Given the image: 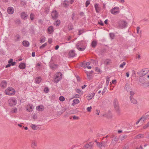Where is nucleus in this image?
<instances>
[{"label":"nucleus","mask_w":149,"mask_h":149,"mask_svg":"<svg viewBox=\"0 0 149 149\" xmlns=\"http://www.w3.org/2000/svg\"><path fill=\"white\" fill-rule=\"evenodd\" d=\"M139 82L141 84V85L145 88H147L149 86L148 85L147 79L145 77H140L139 78Z\"/></svg>","instance_id":"obj_1"},{"label":"nucleus","mask_w":149,"mask_h":149,"mask_svg":"<svg viewBox=\"0 0 149 149\" xmlns=\"http://www.w3.org/2000/svg\"><path fill=\"white\" fill-rule=\"evenodd\" d=\"M76 47L79 50L83 51L86 48L85 42L82 41L78 42L76 45Z\"/></svg>","instance_id":"obj_2"},{"label":"nucleus","mask_w":149,"mask_h":149,"mask_svg":"<svg viewBox=\"0 0 149 149\" xmlns=\"http://www.w3.org/2000/svg\"><path fill=\"white\" fill-rule=\"evenodd\" d=\"M15 90L12 87L8 88L5 91V94L7 95H14L15 94Z\"/></svg>","instance_id":"obj_3"},{"label":"nucleus","mask_w":149,"mask_h":149,"mask_svg":"<svg viewBox=\"0 0 149 149\" xmlns=\"http://www.w3.org/2000/svg\"><path fill=\"white\" fill-rule=\"evenodd\" d=\"M149 72V70L147 68L143 69L142 70L139 71L137 74L140 77H143L144 76L147 74Z\"/></svg>","instance_id":"obj_4"},{"label":"nucleus","mask_w":149,"mask_h":149,"mask_svg":"<svg viewBox=\"0 0 149 149\" xmlns=\"http://www.w3.org/2000/svg\"><path fill=\"white\" fill-rule=\"evenodd\" d=\"M62 77V74L61 72H59L56 74V77L54 79V82L57 83L61 79Z\"/></svg>","instance_id":"obj_5"},{"label":"nucleus","mask_w":149,"mask_h":149,"mask_svg":"<svg viewBox=\"0 0 149 149\" xmlns=\"http://www.w3.org/2000/svg\"><path fill=\"white\" fill-rule=\"evenodd\" d=\"M118 25L120 28L123 29L127 26V23L125 21H120L119 22Z\"/></svg>","instance_id":"obj_6"},{"label":"nucleus","mask_w":149,"mask_h":149,"mask_svg":"<svg viewBox=\"0 0 149 149\" xmlns=\"http://www.w3.org/2000/svg\"><path fill=\"white\" fill-rule=\"evenodd\" d=\"M8 102L10 106H14L16 105L17 103V101L14 98L10 99L8 100Z\"/></svg>","instance_id":"obj_7"},{"label":"nucleus","mask_w":149,"mask_h":149,"mask_svg":"<svg viewBox=\"0 0 149 149\" xmlns=\"http://www.w3.org/2000/svg\"><path fill=\"white\" fill-rule=\"evenodd\" d=\"M110 12L112 14L115 15L116 13L119 12V8L117 7H115L111 10Z\"/></svg>","instance_id":"obj_8"},{"label":"nucleus","mask_w":149,"mask_h":149,"mask_svg":"<svg viewBox=\"0 0 149 149\" xmlns=\"http://www.w3.org/2000/svg\"><path fill=\"white\" fill-rule=\"evenodd\" d=\"M51 16L53 19H56L58 16V13L56 10H54L52 13Z\"/></svg>","instance_id":"obj_9"},{"label":"nucleus","mask_w":149,"mask_h":149,"mask_svg":"<svg viewBox=\"0 0 149 149\" xmlns=\"http://www.w3.org/2000/svg\"><path fill=\"white\" fill-rule=\"evenodd\" d=\"M97 146L100 148L105 147L107 146V142L106 141H102V142H97Z\"/></svg>","instance_id":"obj_10"},{"label":"nucleus","mask_w":149,"mask_h":149,"mask_svg":"<svg viewBox=\"0 0 149 149\" xmlns=\"http://www.w3.org/2000/svg\"><path fill=\"white\" fill-rule=\"evenodd\" d=\"M7 11L9 14H12L14 12V8L12 7H9L7 8Z\"/></svg>","instance_id":"obj_11"},{"label":"nucleus","mask_w":149,"mask_h":149,"mask_svg":"<svg viewBox=\"0 0 149 149\" xmlns=\"http://www.w3.org/2000/svg\"><path fill=\"white\" fill-rule=\"evenodd\" d=\"M69 2L67 0H65L62 3V5L65 8H67L69 6Z\"/></svg>","instance_id":"obj_12"},{"label":"nucleus","mask_w":149,"mask_h":149,"mask_svg":"<svg viewBox=\"0 0 149 149\" xmlns=\"http://www.w3.org/2000/svg\"><path fill=\"white\" fill-rule=\"evenodd\" d=\"M95 94V93H91L87 96L86 98L88 100H90L94 97Z\"/></svg>","instance_id":"obj_13"},{"label":"nucleus","mask_w":149,"mask_h":149,"mask_svg":"<svg viewBox=\"0 0 149 149\" xmlns=\"http://www.w3.org/2000/svg\"><path fill=\"white\" fill-rule=\"evenodd\" d=\"M47 31L49 34H51L54 31L53 27L52 26H49L47 29Z\"/></svg>","instance_id":"obj_14"},{"label":"nucleus","mask_w":149,"mask_h":149,"mask_svg":"<svg viewBox=\"0 0 149 149\" xmlns=\"http://www.w3.org/2000/svg\"><path fill=\"white\" fill-rule=\"evenodd\" d=\"M7 83L6 81H2L0 84L1 87L3 88H6V86Z\"/></svg>","instance_id":"obj_15"},{"label":"nucleus","mask_w":149,"mask_h":149,"mask_svg":"<svg viewBox=\"0 0 149 149\" xmlns=\"http://www.w3.org/2000/svg\"><path fill=\"white\" fill-rule=\"evenodd\" d=\"M27 14L25 12H22L21 14V17L23 19H24L28 17Z\"/></svg>","instance_id":"obj_16"},{"label":"nucleus","mask_w":149,"mask_h":149,"mask_svg":"<svg viewBox=\"0 0 149 149\" xmlns=\"http://www.w3.org/2000/svg\"><path fill=\"white\" fill-rule=\"evenodd\" d=\"M94 7L96 12L99 13L100 10V8L98 4L97 3H95L94 4Z\"/></svg>","instance_id":"obj_17"},{"label":"nucleus","mask_w":149,"mask_h":149,"mask_svg":"<svg viewBox=\"0 0 149 149\" xmlns=\"http://www.w3.org/2000/svg\"><path fill=\"white\" fill-rule=\"evenodd\" d=\"M130 99L131 101V102L133 104H136L137 103V101L136 100L133 98V97H130Z\"/></svg>","instance_id":"obj_18"},{"label":"nucleus","mask_w":149,"mask_h":149,"mask_svg":"<svg viewBox=\"0 0 149 149\" xmlns=\"http://www.w3.org/2000/svg\"><path fill=\"white\" fill-rule=\"evenodd\" d=\"M28 107H29V108L27 109V111L29 112H31L33 110V107L32 104H29V106Z\"/></svg>","instance_id":"obj_19"},{"label":"nucleus","mask_w":149,"mask_h":149,"mask_svg":"<svg viewBox=\"0 0 149 149\" xmlns=\"http://www.w3.org/2000/svg\"><path fill=\"white\" fill-rule=\"evenodd\" d=\"M23 45L25 47H28L29 45V42L26 40H24L22 42Z\"/></svg>","instance_id":"obj_20"},{"label":"nucleus","mask_w":149,"mask_h":149,"mask_svg":"<svg viewBox=\"0 0 149 149\" xmlns=\"http://www.w3.org/2000/svg\"><path fill=\"white\" fill-rule=\"evenodd\" d=\"M69 56L71 57H74L75 55L74 51L73 50H71L69 52Z\"/></svg>","instance_id":"obj_21"},{"label":"nucleus","mask_w":149,"mask_h":149,"mask_svg":"<svg viewBox=\"0 0 149 149\" xmlns=\"http://www.w3.org/2000/svg\"><path fill=\"white\" fill-rule=\"evenodd\" d=\"M118 141L117 139L115 137L111 141V144L113 146L115 145Z\"/></svg>","instance_id":"obj_22"},{"label":"nucleus","mask_w":149,"mask_h":149,"mask_svg":"<svg viewBox=\"0 0 149 149\" xmlns=\"http://www.w3.org/2000/svg\"><path fill=\"white\" fill-rule=\"evenodd\" d=\"M114 107L118 106V100L116 99H115L113 102Z\"/></svg>","instance_id":"obj_23"},{"label":"nucleus","mask_w":149,"mask_h":149,"mask_svg":"<svg viewBox=\"0 0 149 149\" xmlns=\"http://www.w3.org/2000/svg\"><path fill=\"white\" fill-rule=\"evenodd\" d=\"M79 102V101L78 99H74L73 100V103L72 104V105H74L75 104H78Z\"/></svg>","instance_id":"obj_24"},{"label":"nucleus","mask_w":149,"mask_h":149,"mask_svg":"<svg viewBox=\"0 0 149 149\" xmlns=\"http://www.w3.org/2000/svg\"><path fill=\"white\" fill-rule=\"evenodd\" d=\"M25 66L26 65L24 63H21L20 64L19 67L21 69H23L25 68Z\"/></svg>","instance_id":"obj_25"},{"label":"nucleus","mask_w":149,"mask_h":149,"mask_svg":"<svg viewBox=\"0 0 149 149\" xmlns=\"http://www.w3.org/2000/svg\"><path fill=\"white\" fill-rule=\"evenodd\" d=\"M125 89L128 91H130V85L128 84H126L125 87Z\"/></svg>","instance_id":"obj_26"},{"label":"nucleus","mask_w":149,"mask_h":149,"mask_svg":"<svg viewBox=\"0 0 149 149\" xmlns=\"http://www.w3.org/2000/svg\"><path fill=\"white\" fill-rule=\"evenodd\" d=\"M92 146V143L91 142H89V143L86 145L84 147L86 148H91Z\"/></svg>","instance_id":"obj_27"},{"label":"nucleus","mask_w":149,"mask_h":149,"mask_svg":"<svg viewBox=\"0 0 149 149\" xmlns=\"http://www.w3.org/2000/svg\"><path fill=\"white\" fill-rule=\"evenodd\" d=\"M17 112V109L16 107H14L11 109L10 112L16 113Z\"/></svg>","instance_id":"obj_28"},{"label":"nucleus","mask_w":149,"mask_h":149,"mask_svg":"<svg viewBox=\"0 0 149 149\" xmlns=\"http://www.w3.org/2000/svg\"><path fill=\"white\" fill-rule=\"evenodd\" d=\"M36 109L39 111H42L44 109L42 105H40L37 107Z\"/></svg>","instance_id":"obj_29"},{"label":"nucleus","mask_w":149,"mask_h":149,"mask_svg":"<svg viewBox=\"0 0 149 149\" xmlns=\"http://www.w3.org/2000/svg\"><path fill=\"white\" fill-rule=\"evenodd\" d=\"M97 43V42L95 40H93L91 43V46L92 47L95 48L96 46Z\"/></svg>","instance_id":"obj_30"},{"label":"nucleus","mask_w":149,"mask_h":149,"mask_svg":"<svg viewBox=\"0 0 149 149\" xmlns=\"http://www.w3.org/2000/svg\"><path fill=\"white\" fill-rule=\"evenodd\" d=\"M61 23L60 20H58L56 21L54 23V24L56 26H58Z\"/></svg>","instance_id":"obj_31"},{"label":"nucleus","mask_w":149,"mask_h":149,"mask_svg":"<svg viewBox=\"0 0 149 149\" xmlns=\"http://www.w3.org/2000/svg\"><path fill=\"white\" fill-rule=\"evenodd\" d=\"M41 80V78L40 77H39L36 79L35 81L36 83L38 84L40 82Z\"/></svg>","instance_id":"obj_32"},{"label":"nucleus","mask_w":149,"mask_h":149,"mask_svg":"<svg viewBox=\"0 0 149 149\" xmlns=\"http://www.w3.org/2000/svg\"><path fill=\"white\" fill-rule=\"evenodd\" d=\"M31 127L34 130H37L38 129V127L35 125L31 124Z\"/></svg>","instance_id":"obj_33"},{"label":"nucleus","mask_w":149,"mask_h":149,"mask_svg":"<svg viewBox=\"0 0 149 149\" xmlns=\"http://www.w3.org/2000/svg\"><path fill=\"white\" fill-rule=\"evenodd\" d=\"M31 147L33 148H35L36 146V143L34 141H33L31 144Z\"/></svg>","instance_id":"obj_34"},{"label":"nucleus","mask_w":149,"mask_h":149,"mask_svg":"<svg viewBox=\"0 0 149 149\" xmlns=\"http://www.w3.org/2000/svg\"><path fill=\"white\" fill-rule=\"evenodd\" d=\"M114 108L117 112L118 113H120V108L119 106L115 107Z\"/></svg>","instance_id":"obj_35"},{"label":"nucleus","mask_w":149,"mask_h":149,"mask_svg":"<svg viewBox=\"0 0 149 149\" xmlns=\"http://www.w3.org/2000/svg\"><path fill=\"white\" fill-rule=\"evenodd\" d=\"M127 136L126 135H123L122 136H120V140L121 141L123 140H124L125 139H126L127 138Z\"/></svg>","instance_id":"obj_36"},{"label":"nucleus","mask_w":149,"mask_h":149,"mask_svg":"<svg viewBox=\"0 0 149 149\" xmlns=\"http://www.w3.org/2000/svg\"><path fill=\"white\" fill-rule=\"evenodd\" d=\"M140 27L139 26H138L136 28L137 33L139 34H141V30L140 31Z\"/></svg>","instance_id":"obj_37"},{"label":"nucleus","mask_w":149,"mask_h":149,"mask_svg":"<svg viewBox=\"0 0 149 149\" xmlns=\"http://www.w3.org/2000/svg\"><path fill=\"white\" fill-rule=\"evenodd\" d=\"M20 39V37L19 35H17L15 36V39L16 41H18Z\"/></svg>","instance_id":"obj_38"},{"label":"nucleus","mask_w":149,"mask_h":149,"mask_svg":"<svg viewBox=\"0 0 149 149\" xmlns=\"http://www.w3.org/2000/svg\"><path fill=\"white\" fill-rule=\"evenodd\" d=\"M110 63V61L108 59H107L104 61V64L106 65H108Z\"/></svg>","instance_id":"obj_39"},{"label":"nucleus","mask_w":149,"mask_h":149,"mask_svg":"<svg viewBox=\"0 0 149 149\" xmlns=\"http://www.w3.org/2000/svg\"><path fill=\"white\" fill-rule=\"evenodd\" d=\"M56 65L55 64H51L50 65V67L51 68L54 69L56 67Z\"/></svg>","instance_id":"obj_40"},{"label":"nucleus","mask_w":149,"mask_h":149,"mask_svg":"<svg viewBox=\"0 0 149 149\" xmlns=\"http://www.w3.org/2000/svg\"><path fill=\"white\" fill-rule=\"evenodd\" d=\"M77 93H78L80 94H82L83 93L79 89H77L76 91Z\"/></svg>","instance_id":"obj_41"},{"label":"nucleus","mask_w":149,"mask_h":149,"mask_svg":"<svg viewBox=\"0 0 149 149\" xmlns=\"http://www.w3.org/2000/svg\"><path fill=\"white\" fill-rule=\"evenodd\" d=\"M110 36L112 39H113L114 38L115 35L113 33H110Z\"/></svg>","instance_id":"obj_42"},{"label":"nucleus","mask_w":149,"mask_h":149,"mask_svg":"<svg viewBox=\"0 0 149 149\" xmlns=\"http://www.w3.org/2000/svg\"><path fill=\"white\" fill-rule=\"evenodd\" d=\"M125 64L126 63L125 62H123L122 63L120 64L119 66V67L120 68H122L125 65Z\"/></svg>","instance_id":"obj_43"},{"label":"nucleus","mask_w":149,"mask_h":149,"mask_svg":"<svg viewBox=\"0 0 149 149\" xmlns=\"http://www.w3.org/2000/svg\"><path fill=\"white\" fill-rule=\"evenodd\" d=\"M59 100L61 101H63L65 100V98L62 96H61L59 98Z\"/></svg>","instance_id":"obj_44"},{"label":"nucleus","mask_w":149,"mask_h":149,"mask_svg":"<svg viewBox=\"0 0 149 149\" xmlns=\"http://www.w3.org/2000/svg\"><path fill=\"white\" fill-rule=\"evenodd\" d=\"M144 135L143 134H141L139 135H138L136 136V138L139 139L140 138H142L143 137Z\"/></svg>","instance_id":"obj_45"},{"label":"nucleus","mask_w":149,"mask_h":149,"mask_svg":"<svg viewBox=\"0 0 149 149\" xmlns=\"http://www.w3.org/2000/svg\"><path fill=\"white\" fill-rule=\"evenodd\" d=\"M68 30L70 31V30L73 29V27L72 25H70L68 26Z\"/></svg>","instance_id":"obj_46"},{"label":"nucleus","mask_w":149,"mask_h":149,"mask_svg":"<svg viewBox=\"0 0 149 149\" xmlns=\"http://www.w3.org/2000/svg\"><path fill=\"white\" fill-rule=\"evenodd\" d=\"M110 80L109 78L108 77H107L106 79V84L107 85V86L109 84V81Z\"/></svg>","instance_id":"obj_47"},{"label":"nucleus","mask_w":149,"mask_h":149,"mask_svg":"<svg viewBox=\"0 0 149 149\" xmlns=\"http://www.w3.org/2000/svg\"><path fill=\"white\" fill-rule=\"evenodd\" d=\"M135 93L134 91H130V97H133V95H134Z\"/></svg>","instance_id":"obj_48"},{"label":"nucleus","mask_w":149,"mask_h":149,"mask_svg":"<svg viewBox=\"0 0 149 149\" xmlns=\"http://www.w3.org/2000/svg\"><path fill=\"white\" fill-rule=\"evenodd\" d=\"M34 15L32 14L31 13L30 15V18L31 20H33L34 19Z\"/></svg>","instance_id":"obj_49"},{"label":"nucleus","mask_w":149,"mask_h":149,"mask_svg":"<svg viewBox=\"0 0 149 149\" xmlns=\"http://www.w3.org/2000/svg\"><path fill=\"white\" fill-rule=\"evenodd\" d=\"M147 118L146 117L144 116H143L140 118V119L141 120H142L143 121H144Z\"/></svg>","instance_id":"obj_50"},{"label":"nucleus","mask_w":149,"mask_h":149,"mask_svg":"<svg viewBox=\"0 0 149 149\" xmlns=\"http://www.w3.org/2000/svg\"><path fill=\"white\" fill-rule=\"evenodd\" d=\"M149 127V122H148L146 125H145L143 127V128L144 129H146L147 127Z\"/></svg>","instance_id":"obj_51"},{"label":"nucleus","mask_w":149,"mask_h":149,"mask_svg":"<svg viewBox=\"0 0 149 149\" xmlns=\"http://www.w3.org/2000/svg\"><path fill=\"white\" fill-rule=\"evenodd\" d=\"M47 45L46 43H45L44 44L42 45L40 47V49H42L45 47Z\"/></svg>","instance_id":"obj_52"},{"label":"nucleus","mask_w":149,"mask_h":149,"mask_svg":"<svg viewBox=\"0 0 149 149\" xmlns=\"http://www.w3.org/2000/svg\"><path fill=\"white\" fill-rule=\"evenodd\" d=\"M15 22L16 24L17 25H19L21 23V21H20L19 19H17L15 20Z\"/></svg>","instance_id":"obj_53"},{"label":"nucleus","mask_w":149,"mask_h":149,"mask_svg":"<svg viewBox=\"0 0 149 149\" xmlns=\"http://www.w3.org/2000/svg\"><path fill=\"white\" fill-rule=\"evenodd\" d=\"M107 90V88H106V87H105L104 89H103V90L102 91V95H103L104 94L105 92H106Z\"/></svg>","instance_id":"obj_54"},{"label":"nucleus","mask_w":149,"mask_h":149,"mask_svg":"<svg viewBox=\"0 0 149 149\" xmlns=\"http://www.w3.org/2000/svg\"><path fill=\"white\" fill-rule=\"evenodd\" d=\"M45 41V38H44L40 40V42L41 43H42L44 42Z\"/></svg>","instance_id":"obj_55"},{"label":"nucleus","mask_w":149,"mask_h":149,"mask_svg":"<svg viewBox=\"0 0 149 149\" xmlns=\"http://www.w3.org/2000/svg\"><path fill=\"white\" fill-rule=\"evenodd\" d=\"M44 91L46 93H47L49 92V90L48 88H45L44 90Z\"/></svg>","instance_id":"obj_56"},{"label":"nucleus","mask_w":149,"mask_h":149,"mask_svg":"<svg viewBox=\"0 0 149 149\" xmlns=\"http://www.w3.org/2000/svg\"><path fill=\"white\" fill-rule=\"evenodd\" d=\"M90 2L89 1L87 0L86 1V6L87 7L90 4Z\"/></svg>","instance_id":"obj_57"},{"label":"nucleus","mask_w":149,"mask_h":149,"mask_svg":"<svg viewBox=\"0 0 149 149\" xmlns=\"http://www.w3.org/2000/svg\"><path fill=\"white\" fill-rule=\"evenodd\" d=\"M147 118H149V112L146 113L145 115L144 116Z\"/></svg>","instance_id":"obj_58"},{"label":"nucleus","mask_w":149,"mask_h":149,"mask_svg":"<svg viewBox=\"0 0 149 149\" xmlns=\"http://www.w3.org/2000/svg\"><path fill=\"white\" fill-rule=\"evenodd\" d=\"M33 119H36L37 118V114L36 113H34L33 116Z\"/></svg>","instance_id":"obj_59"},{"label":"nucleus","mask_w":149,"mask_h":149,"mask_svg":"<svg viewBox=\"0 0 149 149\" xmlns=\"http://www.w3.org/2000/svg\"><path fill=\"white\" fill-rule=\"evenodd\" d=\"M52 38H49L48 39V42L49 43V44H51L52 43Z\"/></svg>","instance_id":"obj_60"},{"label":"nucleus","mask_w":149,"mask_h":149,"mask_svg":"<svg viewBox=\"0 0 149 149\" xmlns=\"http://www.w3.org/2000/svg\"><path fill=\"white\" fill-rule=\"evenodd\" d=\"M91 106L89 107H88L87 108V110L88 111L90 112L91 111Z\"/></svg>","instance_id":"obj_61"},{"label":"nucleus","mask_w":149,"mask_h":149,"mask_svg":"<svg viewBox=\"0 0 149 149\" xmlns=\"http://www.w3.org/2000/svg\"><path fill=\"white\" fill-rule=\"evenodd\" d=\"M87 76L89 79H92V76L90 74H87Z\"/></svg>","instance_id":"obj_62"},{"label":"nucleus","mask_w":149,"mask_h":149,"mask_svg":"<svg viewBox=\"0 0 149 149\" xmlns=\"http://www.w3.org/2000/svg\"><path fill=\"white\" fill-rule=\"evenodd\" d=\"M13 59H10L8 61V63H11L13 62Z\"/></svg>","instance_id":"obj_63"},{"label":"nucleus","mask_w":149,"mask_h":149,"mask_svg":"<svg viewBox=\"0 0 149 149\" xmlns=\"http://www.w3.org/2000/svg\"><path fill=\"white\" fill-rule=\"evenodd\" d=\"M73 119L74 120L77 119L79 118L77 116H74L73 117Z\"/></svg>","instance_id":"obj_64"}]
</instances>
